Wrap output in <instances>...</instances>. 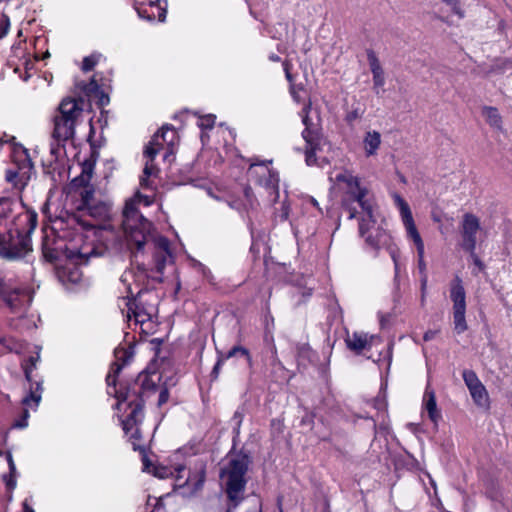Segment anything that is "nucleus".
<instances>
[{
  "label": "nucleus",
  "instance_id": "1",
  "mask_svg": "<svg viewBox=\"0 0 512 512\" xmlns=\"http://www.w3.org/2000/svg\"><path fill=\"white\" fill-rule=\"evenodd\" d=\"M336 180L345 184L343 208L348 213V219L359 220V234L366 244L375 250L387 248L393 263H399V249L391 244L389 233L377 224L375 204L367 187L347 171L337 174Z\"/></svg>",
  "mask_w": 512,
  "mask_h": 512
},
{
  "label": "nucleus",
  "instance_id": "2",
  "mask_svg": "<svg viewBox=\"0 0 512 512\" xmlns=\"http://www.w3.org/2000/svg\"><path fill=\"white\" fill-rule=\"evenodd\" d=\"M116 362L111 366L110 372L106 377L107 392L117 399L116 409L122 410L126 405V409H130L128 415L121 420L122 428L125 434L134 430L132 437L138 436V424H141L144 418V400L142 394L145 391L154 390L155 383L146 374H140L133 383H120L117 388V376L122 367L130 361L133 353L126 348H116L114 351Z\"/></svg>",
  "mask_w": 512,
  "mask_h": 512
},
{
  "label": "nucleus",
  "instance_id": "3",
  "mask_svg": "<svg viewBox=\"0 0 512 512\" xmlns=\"http://www.w3.org/2000/svg\"><path fill=\"white\" fill-rule=\"evenodd\" d=\"M136 198H142L137 194L135 198L126 201L122 212V229L127 240L129 249L141 252L144 245L153 239L156 253L170 255V243L164 236H152V223L147 220L138 210Z\"/></svg>",
  "mask_w": 512,
  "mask_h": 512
},
{
  "label": "nucleus",
  "instance_id": "4",
  "mask_svg": "<svg viewBox=\"0 0 512 512\" xmlns=\"http://www.w3.org/2000/svg\"><path fill=\"white\" fill-rule=\"evenodd\" d=\"M91 179V171L85 168L79 177H76L72 184L79 187V200L76 204L77 212L72 215L71 221L79 225L83 230L95 228L98 223L110 218L111 204L101 198H97L92 186L88 185Z\"/></svg>",
  "mask_w": 512,
  "mask_h": 512
},
{
  "label": "nucleus",
  "instance_id": "5",
  "mask_svg": "<svg viewBox=\"0 0 512 512\" xmlns=\"http://www.w3.org/2000/svg\"><path fill=\"white\" fill-rule=\"evenodd\" d=\"M249 457L244 454L231 456L221 468L220 478L224 484L226 495L231 502L227 512H232L243 500L246 487V473L249 466Z\"/></svg>",
  "mask_w": 512,
  "mask_h": 512
},
{
  "label": "nucleus",
  "instance_id": "6",
  "mask_svg": "<svg viewBox=\"0 0 512 512\" xmlns=\"http://www.w3.org/2000/svg\"><path fill=\"white\" fill-rule=\"evenodd\" d=\"M394 203L398 207L401 215V219L403 222V225L405 227L406 233L408 238H410L417 249V255H418V270L421 275V304L424 305L425 303V297H426V289H427V283H428V275L426 271V263L424 260V242L417 230V227L415 225L410 207L408 203L399 195L394 194L393 195Z\"/></svg>",
  "mask_w": 512,
  "mask_h": 512
},
{
  "label": "nucleus",
  "instance_id": "7",
  "mask_svg": "<svg viewBox=\"0 0 512 512\" xmlns=\"http://www.w3.org/2000/svg\"><path fill=\"white\" fill-rule=\"evenodd\" d=\"M82 103L83 100L78 101L71 98L62 100L58 108V114L54 117L52 139L67 141L73 138L76 120L83 110Z\"/></svg>",
  "mask_w": 512,
  "mask_h": 512
},
{
  "label": "nucleus",
  "instance_id": "8",
  "mask_svg": "<svg viewBox=\"0 0 512 512\" xmlns=\"http://www.w3.org/2000/svg\"><path fill=\"white\" fill-rule=\"evenodd\" d=\"M0 299L11 313L24 316L33 300V291L27 286H13L10 281L0 278Z\"/></svg>",
  "mask_w": 512,
  "mask_h": 512
},
{
  "label": "nucleus",
  "instance_id": "9",
  "mask_svg": "<svg viewBox=\"0 0 512 512\" xmlns=\"http://www.w3.org/2000/svg\"><path fill=\"white\" fill-rule=\"evenodd\" d=\"M311 109V103L306 104L301 112L302 122L305 126L302 131V137L306 142L305 161L307 165L311 166L316 163V152L321 151L323 146L327 144L320 126L313 123L308 116Z\"/></svg>",
  "mask_w": 512,
  "mask_h": 512
},
{
  "label": "nucleus",
  "instance_id": "10",
  "mask_svg": "<svg viewBox=\"0 0 512 512\" xmlns=\"http://www.w3.org/2000/svg\"><path fill=\"white\" fill-rule=\"evenodd\" d=\"M270 163L271 161L251 162L248 176L256 185L264 188L275 203L279 198V175L269 167Z\"/></svg>",
  "mask_w": 512,
  "mask_h": 512
},
{
  "label": "nucleus",
  "instance_id": "11",
  "mask_svg": "<svg viewBox=\"0 0 512 512\" xmlns=\"http://www.w3.org/2000/svg\"><path fill=\"white\" fill-rule=\"evenodd\" d=\"M450 299L453 303V323L458 334L468 328L466 323V292L459 276H456L450 286Z\"/></svg>",
  "mask_w": 512,
  "mask_h": 512
},
{
  "label": "nucleus",
  "instance_id": "12",
  "mask_svg": "<svg viewBox=\"0 0 512 512\" xmlns=\"http://www.w3.org/2000/svg\"><path fill=\"white\" fill-rule=\"evenodd\" d=\"M31 251V239L28 235H24L17 231V241L13 236L12 231H9V239L3 238L0 241V256L8 259L15 260L24 257Z\"/></svg>",
  "mask_w": 512,
  "mask_h": 512
},
{
  "label": "nucleus",
  "instance_id": "13",
  "mask_svg": "<svg viewBox=\"0 0 512 512\" xmlns=\"http://www.w3.org/2000/svg\"><path fill=\"white\" fill-rule=\"evenodd\" d=\"M135 428L127 435H129L130 439L132 440V445L134 450H141L142 453V463H143V471L152 473L154 476L165 479L168 477H175L176 479L180 478V473L185 470L184 466H177L175 468L171 467H165V466H155L152 464V462L149 460L147 455L145 454V450L137 444V440L141 437L140 430L138 429V436L136 438L132 437V433L134 432Z\"/></svg>",
  "mask_w": 512,
  "mask_h": 512
},
{
  "label": "nucleus",
  "instance_id": "14",
  "mask_svg": "<svg viewBox=\"0 0 512 512\" xmlns=\"http://www.w3.org/2000/svg\"><path fill=\"white\" fill-rule=\"evenodd\" d=\"M42 392V382H35L30 384L29 393L22 399V405L24 406L22 414L13 422V428L24 429L28 426V419L30 417L29 409H37L42 399Z\"/></svg>",
  "mask_w": 512,
  "mask_h": 512
},
{
  "label": "nucleus",
  "instance_id": "15",
  "mask_svg": "<svg viewBox=\"0 0 512 512\" xmlns=\"http://www.w3.org/2000/svg\"><path fill=\"white\" fill-rule=\"evenodd\" d=\"M177 138V132L172 125H163L162 128L152 136L149 143L145 146L143 152L144 157L150 158L151 160L155 158L157 155V147L155 145L159 144V140H163L167 146V153L165 155L166 158L168 154L173 152V146L176 143Z\"/></svg>",
  "mask_w": 512,
  "mask_h": 512
},
{
  "label": "nucleus",
  "instance_id": "16",
  "mask_svg": "<svg viewBox=\"0 0 512 512\" xmlns=\"http://www.w3.org/2000/svg\"><path fill=\"white\" fill-rule=\"evenodd\" d=\"M480 230V221L477 216L466 213L461 222L460 233L462 237L461 247L467 252L476 249L477 233Z\"/></svg>",
  "mask_w": 512,
  "mask_h": 512
},
{
  "label": "nucleus",
  "instance_id": "17",
  "mask_svg": "<svg viewBox=\"0 0 512 512\" xmlns=\"http://www.w3.org/2000/svg\"><path fill=\"white\" fill-rule=\"evenodd\" d=\"M367 60L370 67V71L373 76V90L376 95H380L384 92L383 87L385 85V72L380 63V60L372 49L366 50Z\"/></svg>",
  "mask_w": 512,
  "mask_h": 512
},
{
  "label": "nucleus",
  "instance_id": "18",
  "mask_svg": "<svg viewBox=\"0 0 512 512\" xmlns=\"http://www.w3.org/2000/svg\"><path fill=\"white\" fill-rule=\"evenodd\" d=\"M376 339L375 335H368L364 332L347 333L345 343L349 350L360 354L363 350L370 348L373 341Z\"/></svg>",
  "mask_w": 512,
  "mask_h": 512
},
{
  "label": "nucleus",
  "instance_id": "19",
  "mask_svg": "<svg viewBox=\"0 0 512 512\" xmlns=\"http://www.w3.org/2000/svg\"><path fill=\"white\" fill-rule=\"evenodd\" d=\"M65 254L66 257L75 264H85L91 256L95 255V248L89 245H82L78 247L74 240L66 246Z\"/></svg>",
  "mask_w": 512,
  "mask_h": 512
},
{
  "label": "nucleus",
  "instance_id": "20",
  "mask_svg": "<svg viewBox=\"0 0 512 512\" xmlns=\"http://www.w3.org/2000/svg\"><path fill=\"white\" fill-rule=\"evenodd\" d=\"M423 402L424 408L428 412L429 419L436 425L441 419V414L437 409L435 392L431 389L429 384L425 389Z\"/></svg>",
  "mask_w": 512,
  "mask_h": 512
},
{
  "label": "nucleus",
  "instance_id": "21",
  "mask_svg": "<svg viewBox=\"0 0 512 512\" xmlns=\"http://www.w3.org/2000/svg\"><path fill=\"white\" fill-rule=\"evenodd\" d=\"M381 144V135L377 131H369L365 134L363 139V146L367 157L373 156L377 153Z\"/></svg>",
  "mask_w": 512,
  "mask_h": 512
},
{
  "label": "nucleus",
  "instance_id": "22",
  "mask_svg": "<svg viewBox=\"0 0 512 512\" xmlns=\"http://www.w3.org/2000/svg\"><path fill=\"white\" fill-rule=\"evenodd\" d=\"M469 392L477 406L486 407L488 405V393L482 383L476 387L471 388Z\"/></svg>",
  "mask_w": 512,
  "mask_h": 512
},
{
  "label": "nucleus",
  "instance_id": "23",
  "mask_svg": "<svg viewBox=\"0 0 512 512\" xmlns=\"http://www.w3.org/2000/svg\"><path fill=\"white\" fill-rule=\"evenodd\" d=\"M482 114L491 127L501 129L502 119L496 108L486 106L483 108Z\"/></svg>",
  "mask_w": 512,
  "mask_h": 512
},
{
  "label": "nucleus",
  "instance_id": "24",
  "mask_svg": "<svg viewBox=\"0 0 512 512\" xmlns=\"http://www.w3.org/2000/svg\"><path fill=\"white\" fill-rule=\"evenodd\" d=\"M155 158L152 160L150 158H146L145 167L143 170V175L140 177V185L143 188H149L150 187V180L149 178L151 176H155L158 172V169L153 164Z\"/></svg>",
  "mask_w": 512,
  "mask_h": 512
},
{
  "label": "nucleus",
  "instance_id": "25",
  "mask_svg": "<svg viewBox=\"0 0 512 512\" xmlns=\"http://www.w3.org/2000/svg\"><path fill=\"white\" fill-rule=\"evenodd\" d=\"M237 355H240V356H243L245 357L246 361H247V364L249 366L250 369H252L253 367V360H252V357L250 355V352L248 349H246L245 347L241 346V345H236V346H233L228 352L227 354L223 357L228 360L230 358H233Z\"/></svg>",
  "mask_w": 512,
  "mask_h": 512
},
{
  "label": "nucleus",
  "instance_id": "26",
  "mask_svg": "<svg viewBox=\"0 0 512 512\" xmlns=\"http://www.w3.org/2000/svg\"><path fill=\"white\" fill-rule=\"evenodd\" d=\"M17 202L10 197H0V219L12 217Z\"/></svg>",
  "mask_w": 512,
  "mask_h": 512
},
{
  "label": "nucleus",
  "instance_id": "27",
  "mask_svg": "<svg viewBox=\"0 0 512 512\" xmlns=\"http://www.w3.org/2000/svg\"><path fill=\"white\" fill-rule=\"evenodd\" d=\"M146 5L150 9L157 11V19L160 22H164L167 14V0H146Z\"/></svg>",
  "mask_w": 512,
  "mask_h": 512
},
{
  "label": "nucleus",
  "instance_id": "28",
  "mask_svg": "<svg viewBox=\"0 0 512 512\" xmlns=\"http://www.w3.org/2000/svg\"><path fill=\"white\" fill-rule=\"evenodd\" d=\"M134 8L137 11L138 16L142 19L153 21L157 18V11L155 9H150L146 4L134 5Z\"/></svg>",
  "mask_w": 512,
  "mask_h": 512
},
{
  "label": "nucleus",
  "instance_id": "29",
  "mask_svg": "<svg viewBox=\"0 0 512 512\" xmlns=\"http://www.w3.org/2000/svg\"><path fill=\"white\" fill-rule=\"evenodd\" d=\"M39 354L36 356H30L23 364V370L25 374V378L28 382L31 383V374L33 369L36 367V363L39 360Z\"/></svg>",
  "mask_w": 512,
  "mask_h": 512
},
{
  "label": "nucleus",
  "instance_id": "30",
  "mask_svg": "<svg viewBox=\"0 0 512 512\" xmlns=\"http://www.w3.org/2000/svg\"><path fill=\"white\" fill-rule=\"evenodd\" d=\"M462 376L469 390L481 384V381L479 380L478 376L472 370H464Z\"/></svg>",
  "mask_w": 512,
  "mask_h": 512
},
{
  "label": "nucleus",
  "instance_id": "31",
  "mask_svg": "<svg viewBox=\"0 0 512 512\" xmlns=\"http://www.w3.org/2000/svg\"><path fill=\"white\" fill-rule=\"evenodd\" d=\"M364 111L360 107H355L346 113L345 121L352 125L356 120L360 119Z\"/></svg>",
  "mask_w": 512,
  "mask_h": 512
},
{
  "label": "nucleus",
  "instance_id": "32",
  "mask_svg": "<svg viewBox=\"0 0 512 512\" xmlns=\"http://www.w3.org/2000/svg\"><path fill=\"white\" fill-rule=\"evenodd\" d=\"M42 252L44 258L49 262H54L58 258L57 251L49 247L48 240L43 242Z\"/></svg>",
  "mask_w": 512,
  "mask_h": 512
},
{
  "label": "nucleus",
  "instance_id": "33",
  "mask_svg": "<svg viewBox=\"0 0 512 512\" xmlns=\"http://www.w3.org/2000/svg\"><path fill=\"white\" fill-rule=\"evenodd\" d=\"M172 254L170 253V255H165V254H162V253H155V263H156V270L157 272L159 273H162L164 268H165V265H166V262L169 258H171Z\"/></svg>",
  "mask_w": 512,
  "mask_h": 512
},
{
  "label": "nucleus",
  "instance_id": "34",
  "mask_svg": "<svg viewBox=\"0 0 512 512\" xmlns=\"http://www.w3.org/2000/svg\"><path fill=\"white\" fill-rule=\"evenodd\" d=\"M215 115L209 114L199 119L198 126L202 129H211L215 123Z\"/></svg>",
  "mask_w": 512,
  "mask_h": 512
},
{
  "label": "nucleus",
  "instance_id": "35",
  "mask_svg": "<svg viewBox=\"0 0 512 512\" xmlns=\"http://www.w3.org/2000/svg\"><path fill=\"white\" fill-rule=\"evenodd\" d=\"M66 141H57V140H54L51 142L50 144V153L52 156H54L56 159L60 156L63 148H64V143Z\"/></svg>",
  "mask_w": 512,
  "mask_h": 512
},
{
  "label": "nucleus",
  "instance_id": "36",
  "mask_svg": "<svg viewBox=\"0 0 512 512\" xmlns=\"http://www.w3.org/2000/svg\"><path fill=\"white\" fill-rule=\"evenodd\" d=\"M97 63V57L94 55L87 56L83 59L82 70L85 72L91 71Z\"/></svg>",
  "mask_w": 512,
  "mask_h": 512
},
{
  "label": "nucleus",
  "instance_id": "37",
  "mask_svg": "<svg viewBox=\"0 0 512 512\" xmlns=\"http://www.w3.org/2000/svg\"><path fill=\"white\" fill-rule=\"evenodd\" d=\"M244 196H245V199H246L247 203L249 204L250 208L253 209L258 205V202L253 195V191H252L251 187H246L244 189Z\"/></svg>",
  "mask_w": 512,
  "mask_h": 512
},
{
  "label": "nucleus",
  "instance_id": "38",
  "mask_svg": "<svg viewBox=\"0 0 512 512\" xmlns=\"http://www.w3.org/2000/svg\"><path fill=\"white\" fill-rule=\"evenodd\" d=\"M226 361V359L223 357V355H220L212 369V372H211V376L213 379H217L218 378V375L220 373V370L224 364V362Z\"/></svg>",
  "mask_w": 512,
  "mask_h": 512
},
{
  "label": "nucleus",
  "instance_id": "39",
  "mask_svg": "<svg viewBox=\"0 0 512 512\" xmlns=\"http://www.w3.org/2000/svg\"><path fill=\"white\" fill-rule=\"evenodd\" d=\"M80 88L86 93L90 94L98 90V84L94 78L91 79L90 83H83Z\"/></svg>",
  "mask_w": 512,
  "mask_h": 512
},
{
  "label": "nucleus",
  "instance_id": "40",
  "mask_svg": "<svg viewBox=\"0 0 512 512\" xmlns=\"http://www.w3.org/2000/svg\"><path fill=\"white\" fill-rule=\"evenodd\" d=\"M10 23L7 17L0 19V39L5 37L9 31Z\"/></svg>",
  "mask_w": 512,
  "mask_h": 512
},
{
  "label": "nucleus",
  "instance_id": "41",
  "mask_svg": "<svg viewBox=\"0 0 512 512\" xmlns=\"http://www.w3.org/2000/svg\"><path fill=\"white\" fill-rule=\"evenodd\" d=\"M134 276L133 274V271H125L122 276H121V281L124 283V284H127V290L128 292L133 295V292L131 290V286L129 284V281L130 279H132Z\"/></svg>",
  "mask_w": 512,
  "mask_h": 512
},
{
  "label": "nucleus",
  "instance_id": "42",
  "mask_svg": "<svg viewBox=\"0 0 512 512\" xmlns=\"http://www.w3.org/2000/svg\"><path fill=\"white\" fill-rule=\"evenodd\" d=\"M303 87L301 85H296V84H291L290 85V93L293 97V99L296 101V102H300L301 101V98L299 96V91L302 90Z\"/></svg>",
  "mask_w": 512,
  "mask_h": 512
},
{
  "label": "nucleus",
  "instance_id": "43",
  "mask_svg": "<svg viewBox=\"0 0 512 512\" xmlns=\"http://www.w3.org/2000/svg\"><path fill=\"white\" fill-rule=\"evenodd\" d=\"M169 399V391L167 388H163L161 389L160 393H159V398H158V406H162L163 404H165Z\"/></svg>",
  "mask_w": 512,
  "mask_h": 512
},
{
  "label": "nucleus",
  "instance_id": "44",
  "mask_svg": "<svg viewBox=\"0 0 512 512\" xmlns=\"http://www.w3.org/2000/svg\"><path fill=\"white\" fill-rule=\"evenodd\" d=\"M470 256L473 260L474 265L478 268V271H483L485 269L484 263L480 260V258L476 255L475 251L469 252Z\"/></svg>",
  "mask_w": 512,
  "mask_h": 512
},
{
  "label": "nucleus",
  "instance_id": "45",
  "mask_svg": "<svg viewBox=\"0 0 512 512\" xmlns=\"http://www.w3.org/2000/svg\"><path fill=\"white\" fill-rule=\"evenodd\" d=\"M19 176V172L9 169L6 171V180L14 185H17L15 179Z\"/></svg>",
  "mask_w": 512,
  "mask_h": 512
},
{
  "label": "nucleus",
  "instance_id": "46",
  "mask_svg": "<svg viewBox=\"0 0 512 512\" xmlns=\"http://www.w3.org/2000/svg\"><path fill=\"white\" fill-rule=\"evenodd\" d=\"M290 66H291V64H289L288 62H284L283 63L286 79L289 81V83L291 85V84H294V83H293V77H292V75L290 73Z\"/></svg>",
  "mask_w": 512,
  "mask_h": 512
},
{
  "label": "nucleus",
  "instance_id": "47",
  "mask_svg": "<svg viewBox=\"0 0 512 512\" xmlns=\"http://www.w3.org/2000/svg\"><path fill=\"white\" fill-rule=\"evenodd\" d=\"M154 509L151 512H162L164 510V504L162 502V498H155V503L153 504Z\"/></svg>",
  "mask_w": 512,
  "mask_h": 512
},
{
  "label": "nucleus",
  "instance_id": "48",
  "mask_svg": "<svg viewBox=\"0 0 512 512\" xmlns=\"http://www.w3.org/2000/svg\"><path fill=\"white\" fill-rule=\"evenodd\" d=\"M9 470L11 473V478L7 480V486L10 489H13L16 486V481L12 478V476L16 473V466L14 465L13 467L9 468Z\"/></svg>",
  "mask_w": 512,
  "mask_h": 512
},
{
  "label": "nucleus",
  "instance_id": "49",
  "mask_svg": "<svg viewBox=\"0 0 512 512\" xmlns=\"http://www.w3.org/2000/svg\"><path fill=\"white\" fill-rule=\"evenodd\" d=\"M301 423L303 425H306V426H309L310 428L313 427V424H314V420H313V416L310 415V414H306L302 420H301Z\"/></svg>",
  "mask_w": 512,
  "mask_h": 512
},
{
  "label": "nucleus",
  "instance_id": "50",
  "mask_svg": "<svg viewBox=\"0 0 512 512\" xmlns=\"http://www.w3.org/2000/svg\"><path fill=\"white\" fill-rule=\"evenodd\" d=\"M438 331L436 330H428L427 332H425L424 336H423V339L424 341H430L432 339L435 338V336L437 335Z\"/></svg>",
  "mask_w": 512,
  "mask_h": 512
},
{
  "label": "nucleus",
  "instance_id": "51",
  "mask_svg": "<svg viewBox=\"0 0 512 512\" xmlns=\"http://www.w3.org/2000/svg\"><path fill=\"white\" fill-rule=\"evenodd\" d=\"M444 3L449 5L454 12H457L459 8V1L458 0H442Z\"/></svg>",
  "mask_w": 512,
  "mask_h": 512
},
{
  "label": "nucleus",
  "instance_id": "52",
  "mask_svg": "<svg viewBox=\"0 0 512 512\" xmlns=\"http://www.w3.org/2000/svg\"><path fill=\"white\" fill-rule=\"evenodd\" d=\"M394 270H395L394 284H395L396 289H399V263L394 264Z\"/></svg>",
  "mask_w": 512,
  "mask_h": 512
},
{
  "label": "nucleus",
  "instance_id": "53",
  "mask_svg": "<svg viewBox=\"0 0 512 512\" xmlns=\"http://www.w3.org/2000/svg\"><path fill=\"white\" fill-rule=\"evenodd\" d=\"M136 322L143 323L145 321L144 315L138 312H133Z\"/></svg>",
  "mask_w": 512,
  "mask_h": 512
},
{
  "label": "nucleus",
  "instance_id": "54",
  "mask_svg": "<svg viewBox=\"0 0 512 512\" xmlns=\"http://www.w3.org/2000/svg\"><path fill=\"white\" fill-rule=\"evenodd\" d=\"M6 459H7V462H8V465H9V468L13 467L15 465L14 461H13V457H12V454L10 452L7 453L6 455Z\"/></svg>",
  "mask_w": 512,
  "mask_h": 512
},
{
  "label": "nucleus",
  "instance_id": "55",
  "mask_svg": "<svg viewBox=\"0 0 512 512\" xmlns=\"http://www.w3.org/2000/svg\"><path fill=\"white\" fill-rule=\"evenodd\" d=\"M79 278H80V274H79V272H78V271H75V272H72V273H71L70 280H71L72 282H77V281L79 280Z\"/></svg>",
  "mask_w": 512,
  "mask_h": 512
},
{
  "label": "nucleus",
  "instance_id": "56",
  "mask_svg": "<svg viewBox=\"0 0 512 512\" xmlns=\"http://www.w3.org/2000/svg\"><path fill=\"white\" fill-rule=\"evenodd\" d=\"M288 215H289V210H288V207L287 206H283L282 208V219L286 220L288 218Z\"/></svg>",
  "mask_w": 512,
  "mask_h": 512
},
{
  "label": "nucleus",
  "instance_id": "57",
  "mask_svg": "<svg viewBox=\"0 0 512 512\" xmlns=\"http://www.w3.org/2000/svg\"><path fill=\"white\" fill-rule=\"evenodd\" d=\"M29 220L31 221L32 223V228H35L36 224H37V216L36 214H32L29 216Z\"/></svg>",
  "mask_w": 512,
  "mask_h": 512
},
{
  "label": "nucleus",
  "instance_id": "58",
  "mask_svg": "<svg viewBox=\"0 0 512 512\" xmlns=\"http://www.w3.org/2000/svg\"><path fill=\"white\" fill-rule=\"evenodd\" d=\"M166 143L163 142V140H159V144L158 145H155L157 147V154L159 153L160 150L164 149Z\"/></svg>",
  "mask_w": 512,
  "mask_h": 512
},
{
  "label": "nucleus",
  "instance_id": "59",
  "mask_svg": "<svg viewBox=\"0 0 512 512\" xmlns=\"http://www.w3.org/2000/svg\"><path fill=\"white\" fill-rule=\"evenodd\" d=\"M23 508H24V512H35V511L33 510V508H31V507L27 504V502H26V501L23 503Z\"/></svg>",
  "mask_w": 512,
  "mask_h": 512
},
{
  "label": "nucleus",
  "instance_id": "60",
  "mask_svg": "<svg viewBox=\"0 0 512 512\" xmlns=\"http://www.w3.org/2000/svg\"><path fill=\"white\" fill-rule=\"evenodd\" d=\"M309 202H310L314 207H316V208H318V209L320 210V208H319V204H318V202H317V200H316L315 198L310 197V198H309Z\"/></svg>",
  "mask_w": 512,
  "mask_h": 512
},
{
  "label": "nucleus",
  "instance_id": "61",
  "mask_svg": "<svg viewBox=\"0 0 512 512\" xmlns=\"http://www.w3.org/2000/svg\"><path fill=\"white\" fill-rule=\"evenodd\" d=\"M269 59H270L271 61H273V62H278V61H280V57H279L278 55H275V54H271V55L269 56Z\"/></svg>",
  "mask_w": 512,
  "mask_h": 512
},
{
  "label": "nucleus",
  "instance_id": "62",
  "mask_svg": "<svg viewBox=\"0 0 512 512\" xmlns=\"http://www.w3.org/2000/svg\"><path fill=\"white\" fill-rule=\"evenodd\" d=\"M151 343L154 344L156 343L158 346L161 345L162 343V340L159 339V338H154L153 340H151Z\"/></svg>",
  "mask_w": 512,
  "mask_h": 512
},
{
  "label": "nucleus",
  "instance_id": "63",
  "mask_svg": "<svg viewBox=\"0 0 512 512\" xmlns=\"http://www.w3.org/2000/svg\"><path fill=\"white\" fill-rule=\"evenodd\" d=\"M134 1V5H143V4H146V0H133Z\"/></svg>",
  "mask_w": 512,
  "mask_h": 512
},
{
  "label": "nucleus",
  "instance_id": "64",
  "mask_svg": "<svg viewBox=\"0 0 512 512\" xmlns=\"http://www.w3.org/2000/svg\"><path fill=\"white\" fill-rule=\"evenodd\" d=\"M253 512H261V503L260 501L257 502V507Z\"/></svg>",
  "mask_w": 512,
  "mask_h": 512
}]
</instances>
